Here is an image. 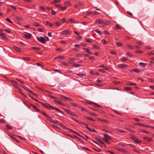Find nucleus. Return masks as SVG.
<instances>
[{
	"label": "nucleus",
	"instance_id": "bf43d9fd",
	"mask_svg": "<svg viewBox=\"0 0 154 154\" xmlns=\"http://www.w3.org/2000/svg\"><path fill=\"white\" fill-rule=\"evenodd\" d=\"M89 113L92 116H97V114H95L94 113H92V112H90Z\"/></svg>",
	"mask_w": 154,
	"mask_h": 154
},
{
	"label": "nucleus",
	"instance_id": "1a4fd4ad",
	"mask_svg": "<svg viewBox=\"0 0 154 154\" xmlns=\"http://www.w3.org/2000/svg\"><path fill=\"white\" fill-rule=\"evenodd\" d=\"M118 66V67L121 68H125L128 66V65L126 64H119Z\"/></svg>",
	"mask_w": 154,
	"mask_h": 154
},
{
	"label": "nucleus",
	"instance_id": "c756f323",
	"mask_svg": "<svg viewBox=\"0 0 154 154\" xmlns=\"http://www.w3.org/2000/svg\"><path fill=\"white\" fill-rule=\"evenodd\" d=\"M33 25L36 27H38L40 26V25L38 24V23L37 22H35L33 23Z\"/></svg>",
	"mask_w": 154,
	"mask_h": 154
},
{
	"label": "nucleus",
	"instance_id": "f03ea898",
	"mask_svg": "<svg viewBox=\"0 0 154 154\" xmlns=\"http://www.w3.org/2000/svg\"><path fill=\"white\" fill-rule=\"evenodd\" d=\"M86 103H88L91 105H93V106L94 107H98L99 108H101L102 106H101L93 102L90 101L89 100H87L85 102V104H86Z\"/></svg>",
	"mask_w": 154,
	"mask_h": 154
},
{
	"label": "nucleus",
	"instance_id": "a878e982",
	"mask_svg": "<svg viewBox=\"0 0 154 154\" xmlns=\"http://www.w3.org/2000/svg\"><path fill=\"white\" fill-rule=\"evenodd\" d=\"M85 52L91 54H93V52H91L88 48L86 49V50H85Z\"/></svg>",
	"mask_w": 154,
	"mask_h": 154
},
{
	"label": "nucleus",
	"instance_id": "f8f14e48",
	"mask_svg": "<svg viewBox=\"0 0 154 154\" xmlns=\"http://www.w3.org/2000/svg\"><path fill=\"white\" fill-rule=\"evenodd\" d=\"M14 86L15 87V88H16L18 89V92H19L20 93L22 94L23 96L24 95V94L22 92V90L21 89L19 88L18 87H17L16 85H14Z\"/></svg>",
	"mask_w": 154,
	"mask_h": 154
},
{
	"label": "nucleus",
	"instance_id": "6e6d98bb",
	"mask_svg": "<svg viewBox=\"0 0 154 154\" xmlns=\"http://www.w3.org/2000/svg\"><path fill=\"white\" fill-rule=\"evenodd\" d=\"M60 1V0H53V4H55L58 2H59Z\"/></svg>",
	"mask_w": 154,
	"mask_h": 154
},
{
	"label": "nucleus",
	"instance_id": "dca6fc26",
	"mask_svg": "<svg viewBox=\"0 0 154 154\" xmlns=\"http://www.w3.org/2000/svg\"><path fill=\"white\" fill-rule=\"evenodd\" d=\"M96 22L97 23H100L103 24V20L101 19H98L96 21Z\"/></svg>",
	"mask_w": 154,
	"mask_h": 154
},
{
	"label": "nucleus",
	"instance_id": "4c0bfd02",
	"mask_svg": "<svg viewBox=\"0 0 154 154\" xmlns=\"http://www.w3.org/2000/svg\"><path fill=\"white\" fill-rule=\"evenodd\" d=\"M110 23V22L109 21H103V24H104L105 25H109Z\"/></svg>",
	"mask_w": 154,
	"mask_h": 154
},
{
	"label": "nucleus",
	"instance_id": "338daca9",
	"mask_svg": "<svg viewBox=\"0 0 154 154\" xmlns=\"http://www.w3.org/2000/svg\"><path fill=\"white\" fill-rule=\"evenodd\" d=\"M10 7L14 10H16L17 8L15 6H13L12 5H10Z\"/></svg>",
	"mask_w": 154,
	"mask_h": 154
},
{
	"label": "nucleus",
	"instance_id": "49530a36",
	"mask_svg": "<svg viewBox=\"0 0 154 154\" xmlns=\"http://www.w3.org/2000/svg\"><path fill=\"white\" fill-rule=\"evenodd\" d=\"M93 48H95L96 49H99L100 47L99 46H97L95 44H93L92 45Z\"/></svg>",
	"mask_w": 154,
	"mask_h": 154
},
{
	"label": "nucleus",
	"instance_id": "c03bdc74",
	"mask_svg": "<svg viewBox=\"0 0 154 154\" xmlns=\"http://www.w3.org/2000/svg\"><path fill=\"white\" fill-rule=\"evenodd\" d=\"M65 18H62L60 20V21L62 23H67V22L66 21H65Z\"/></svg>",
	"mask_w": 154,
	"mask_h": 154
},
{
	"label": "nucleus",
	"instance_id": "0e129e2a",
	"mask_svg": "<svg viewBox=\"0 0 154 154\" xmlns=\"http://www.w3.org/2000/svg\"><path fill=\"white\" fill-rule=\"evenodd\" d=\"M23 59L24 60H27L29 61L30 60V58L29 57H23Z\"/></svg>",
	"mask_w": 154,
	"mask_h": 154
},
{
	"label": "nucleus",
	"instance_id": "de8ad7c7",
	"mask_svg": "<svg viewBox=\"0 0 154 154\" xmlns=\"http://www.w3.org/2000/svg\"><path fill=\"white\" fill-rule=\"evenodd\" d=\"M137 125H140V126H141L142 127H147V126H147V125H143V124H141V123H137Z\"/></svg>",
	"mask_w": 154,
	"mask_h": 154
},
{
	"label": "nucleus",
	"instance_id": "39448f33",
	"mask_svg": "<svg viewBox=\"0 0 154 154\" xmlns=\"http://www.w3.org/2000/svg\"><path fill=\"white\" fill-rule=\"evenodd\" d=\"M84 4L83 2H81L80 1L77 2V4L75 5V7L77 8L79 6H82Z\"/></svg>",
	"mask_w": 154,
	"mask_h": 154
},
{
	"label": "nucleus",
	"instance_id": "393cba45",
	"mask_svg": "<svg viewBox=\"0 0 154 154\" xmlns=\"http://www.w3.org/2000/svg\"><path fill=\"white\" fill-rule=\"evenodd\" d=\"M68 21L70 23H75V20L73 19H69L68 20Z\"/></svg>",
	"mask_w": 154,
	"mask_h": 154
},
{
	"label": "nucleus",
	"instance_id": "e2e57ef3",
	"mask_svg": "<svg viewBox=\"0 0 154 154\" xmlns=\"http://www.w3.org/2000/svg\"><path fill=\"white\" fill-rule=\"evenodd\" d=\"M4 30L6 32H7L8 33H10L11 32V31L10 30H9L8 29H4Z\"/></svg>",
	"mask_w": 154,
	"mask_h": 154
},
{
	"label": "nucleus",
	"instance_id": "f3484780",
	"mask_svg": "<svg viewBox=\"0 0 154 154\" xmlns=\"http://www.w3.org/2000/svg\"><path fill=\"white\" fill-rule=\"evenodd\" d=\"M104 136L105 137V139H108L109 140H111V137L108 135L107 134H104Z\"/></svg>",
	"mask_w": 154,
	"mask_h": 154
},
{
	"label": "nucleus",
	"instance_id": "09e8293b",
	"mask_svg": "<svg viewBox=\"0 0 154 154\" xmlns=\"http://www.w3.org/2000/svg\"><path fill=\"white\" fill-rule=\"evenodd\" d=\"M101 42L104 45H106L107 44V42L104 39H102L101 40Z\"/></svg>",
	"mask_w": 154,
	"mask_h": 154
},
{
	"label": "nucleus",
	"instance_id": "423d86ee",
	"mask_svg": "<svg viewBox=\"0 0 154 154\" xmlns=\"http://www.w3.org/2000/svg\"><path fill=\"white\" fill-rule=\"evenodd\" d=\"M48 120L49 121L51 122L54 123L56 124L57 122V120H54L52 119L51 118V117L49 116L47 118Z\"/></svg>",
	"mask_w": 154,
	"mask_h": 154
},
{
	"label": "nucleus",
	"instance_id": "ea45409f",
	"mask_svg": "<svg viewBox=\"0 0 154 154\" xmlns=\"http://www.w3.org/2000/svg\"><path fill=\"white\" fill-rule=\"evenodd\" d=\"M133 71L137 73H139L140 72V70L137 69H133Z\"/></svg>",
	"mask_w": 154,
	"mask_h": 154
},
{
	"label": "nucleus",
	"instance_id": "13d9d810",
	"mask_svg": "<svg viewBox=\"0 0 154 154\" xmlns=\"http://www.w3.org/2000/svg\"><path fill=\"white\" fill-rule=\"evenodd\" d=\"M73 66L76 67H79L81 66V65L78 64H74Z\"/></svg>",
	"mask_w": 154,
	"mask_h": 154
},
{
	"label": "nucleus",
	"instance_id": "79ce46f5",
	"mask_svg": "<svg viewBox=\"0 0 154 154\" xmlns=\"http://www.w3.org/2000/svg\"><path fill=\"white\" fill-rule=\"evenodd\" d=\"M14 49L17 51H20V49L17 47L16 46H14L13 47Z\"/></svg>",
	"mask_w": 154,
	"mask_h": 154
},
{
	"label": "nucleus",
	"instance_id": "cd10ccee",
	"mask_svg": "<svg viewBox=\"0 0 154 154\" xmlns=\"http://www.w3.org/2000/svg\"><path fill=\"white\" fill-rule=\"evenodd\" d=\"M115 26L116 27V28H114V29L116 30H117L118 29H121V27L118 24H117L115 25Z\"/></svg>",
	"mask_w": 154,
	"mask_h": 154
},
{
	"label": "nucleus",
	"instance_id": "a19ab883",
	"mask_svg": "<svg viewBox=\"0 0 154 154\" xmlns=\"http://www.w3.org/2000/svg\"><path fill=\"white\" fill-rule=\"evenodd\" d=\"M85 14L87 15H89L91 14H93V11H90L87 12Z\"/></svg>",
	"mask_w": 154,
	"mask_h": 154
},
{
	"label": "nucleus",
	"instance_id": "5fc2aeb1",
	"mask_svg": "<svg viewBox=\"0 0 154 154\" xmlns=\"http://www.w3.org/2000/svg\"><path fill=\"white\" fill-rule=\"evenodd\" d=\"M121 60L122 61H125L127 60V59L125 57H122Z\"/></svg>",
	"mask_w": 154,
	"mask_h": 154
},
{
	"label": "nucleus",
	"instance_id": "052dcab7",
	"mask_svg": "<svg viewBox=\"0 0 154 154\" xmlns=\"http://www.w3.org/2000/svg\"><path fill=\"white\" fill-rule=\"evenodd\" d=\"M55 24L56 25V26H59L61 25V24L59 22H56Z\"/></svg>",
	"mask_w": 154,
	"mask_h": 154
},
{
	"label": "nucleus",
	"instance_id": "72a5a7b5",
	"mask_svg": "<svg viewBox=\"0 0 154 154\" xmlns=\"http://www.w3.org/2000/svg\"><path fill=\"white\" fill-rule=\"evenodd\" d=\"M69 114L71 115L72 116H75V117H78L77 115L76 114L72 112L71 111L70 112Z\"/></svg>",
	"mask_w": 154,
	"mask_h": 154
},
{
	"label": "nucleus",
	"instance_id": "864d4df0",
	"mask_svg": "<svg viewBox=\"0 0 154 154\" xmlns=\"http://www.w3.org/2000/svg\"><path fill=\"white\" fill-rule=\"evenodd\" d=\"M103 33L104 34L106 35H110L109 33L107 30H104L103 32Z\"/></svg>",
	"mask_w": 154,
	"mask_h": 154
},
{
	"label": "nucleus",
	"instance_id": "58836bf2",
	"mask_svg": "<svg viewBox=\"0 0 154 154\" xmlns=\"http://www.w3.org/2000/svg\"><path fill=\"white\" fill-rule=\"evenodd\" d=\"M64 57L63 56H58L57 57H56L55 59H63Z\"/></svg>",
	"mask_w": 154,
	"mask_h": 154
},
{
	"label": "nucleus",
	"instance_id": "9b49d317",
	"mask_svg": "<svg viewBox=\"0 0 154 154\" xmlns=\"http://www.w3.org/2000/svg\"><path fill=\"white\" fill-rule=\"evenodd\" d=\"M0 36L3 39L7 40L8 38L5 36V34L4 33L0 32Z\"/></svg>",
	"mask_w": 154,
	"mask_h": 154
},
{
	"label": "nucleus",
	"instance_id": "8fccbe9b",
	"mask_svg": "<svg viewBox=\"0 0 154 154\" xmlns=\"http://www.w3.org/2000/svg\"><path fill=\"white\" fill-rule=\"evenodd\" d=\"M88 130L91 131L92 132H96V131L93 128H89Z\"/></svg>",
	"mask_w": 154,
	"mask_h": 154
},
{
	"label": "nucleus",
	"instance_id": "4468645a",
	"mask_svg": "<svg viewBox=\"0 0 154 154\" xmlns=\"http://www.w3.org/2000/svg\"><path fill=\"white\" fill-rule=\"evenodd\" d=\"M73 133H74L75 134H76L77 135L79 136L80 137H81V138H82L83 139H84L85 140H87V139H85V138L84 137H83L82 135H80V134H79L77 132H76V131H73Z\"/></svg>",
	"mask_w": 154,
	"mask_h": 154
},
{
	"label": "nucleus",
	"instance_id": "412c9836",
	"mask_svg": "<svg viewBox=\"0 0 154 154\" xmlns=\"http://www.w3.org/2000/svg\"><path fill=\"white\" fill-rule=\"evenodd\" d=\"M147 63H144L142 62H140L139 63V65L140 66H142L143 67H146L147 65Z\"/></svg>",
	"mask_w": 154,
	"mask_h": 154
},
{
	"label": "nucleus",
	"instance_id": "774afa93",
	"mask_svg": "<svg viewBox=\"0 0 154 154\" xmlns=\"http://www.w3.org/2000/svg\"><path fill=\"white\" fill-rule=\"evenodd\" d=\"M64 110L65 112L68 113L69 114L70 112L71 111L69 109H64Z\"/></svg>",
	"mask_w": 154,
	"mask_h": 154
},
{
	"label": "nucleus",
	"instance_id": "473e14b6",
	"mask_svg": "<svg viewBox=\"0 0 154 154\" xmlns=\"http://www.w3.org/2000/svg\"><path fill=\"white\" fill-rule=\"evenodd\" d=\"M94 31L97 33H98V34L100 35H101L102 34V32L101 31H100V30H99L98 29H96L95 30H94Z\"/></svg>",
	"mask_w": 154,
	"mask_h": 154
},
{
	"label": "nucleus",
	"instance_id": "e433bc0d",
	"mask_svg": "<svg viewBox=\"0 0 154 154\" xmlns=\"http://www.w3.org/2000/svg\"><path fill=\"white\" fill-rule=\"evenodd\" d=\"M116 45L118 47H121L122 46V43L120 42H116Z\"/></svg>",
	"mask_w": 154,
	"mask_h": 154
},
{
	"label": "nucleus",
	"instance_id": "37998d69",
	"mask_svg": "<svg viewBox=\"0 0 154 154\" xmlns=\"http://www.w3.org/2000/svg\"><path fill=\"white\" fill-rule=\"evenodd\" d=\"M117 132L119 133H125L126 132V131H125L119 129H117Z\"/></svg>",
	"mask_w": 154,
	"mask_h": 154
},
{
	"label": "nucleus",
	"instance_id": "7c9ffc66",
	"mask_svg": "<svg viewBox=\"0 0 154 154\" xmlns=\"http://www.w3.org/2000/svg\"><path fill=\"white\" fill-rule=\"evenodd\" d=\"M125 91H131L132 90V88L131 87H127L124 88Z\"/></svg>",
	"mask_w": 154,
	"mask_h": 154
},
{
	"label": "nucleus",
	"instance_id": "3c124183",
	"mask_svg": "<svg viewBox=\"0 0 154 154\" xmlns=\"http://www.w3.org/2000/svg\"><path fill=\"white\" fill-rule=\"evenodd\" d=\"M77 75L81 77H82L83 76H85V74H77Z\"/></svg>",
	"mask_w": 154,
	"mask_h": 154
},
{
	"label": "nucleus",
	"instance_id": "c85d7f7f",
	"mask_svg": "<svg viewBox=\"0 0 154 154\" xmlns=\"http://www.w3.org/2000/svg\"><path fill=\"white\" fill-rule=\"evenodd\" d=\"M15 19H16L17 20H19V21H21L23 20V19L22 18L20 17H17V16L15 17Z\"/></svg>",
	"mask_w": 154,
	"mask_h": 154
},
{
	"label": "nucleus",
	"instance_id": "7ed1b4c3",
	"mask_svg": "<svg viewBox=\"0 0 154 154\" xmlns=\"http://www.w3.org/2000/svg\"><path fill=\"white\" fill-rule=\"evenodd\" d=\"M38 41L42 44H45L46 43V39L42 37H38L37 38Z\"/></svg>",
	"mask_w": 154,
	"mask_h": 154
},
{
	"label": "nucleus",
	"instance_id": "ddd939ff",
	"mask_svg": "<svg viewBox=\"0 0 154 154\" xmlns=\"http://www.w3.org/2000/svg\"><path fill=\"white\" fill-rule=\"evenodd\" d=\"M143 139L144 140L149 142H151L152 140V139L151 138L147 137H144Z\"/></svg>",
	"mask_w": 154,
	"mask_h": 154
},
{
	"label": "nucleus",
	"instance_id": "680f3d73",
	"mask_svg": "<svg viewBox=\"0 0 154 154\" xmlns=\"http://www.w3.org/2000/svg\"><path fill=\"white\" fill-rule=\"evenodd\" d=\"M110 53L112 54L116 55V53L114 51H110Z\"/></svg>",
	"mask_w": 154,
	"mask_h": 154
},
{
	"label": "nucleus",
	"instance_id": "f257e3e1",
	"mask_svg": "<svg viewBox=\"0 0 154 154\" xmlns=\"http://www.w3.org/2000/svg\"><path fill=\"white\" fill-rule=\"evenodd\" d=\"M38 102H39V103H41L45 107L47 108L49 110H50L51 109H55L56 111H57L58 112L61 113L62 114H63V112L62 111H61L59 109H58V108H55L53 106L51 105L50 104H49L48 103H43L42 102H40L39 101Z\"/></svg>",
	"mask_w": 154,
	"mask_h": 154
},
{
	"label": "nucleus",
	"instance_id": "c9c22d12",
	"mask_svg": "<svg viewBox=\"0 0 154 154\" xmlns=\"http://www.w3.org/2000/svg\"><path fill=\"white\" fill-rule=\"evenodd\" d=\"M6 127L8 130H12V127L8 125H6Z\"/></svg>",
	"mask_w": 154,
	"mask_h": 154
},
{
	"label": "nucleus",
	"instance_id": "f704fd0d",
	"mask_svg": "<svg viewBox=\"0 0 154 154\" xmlns=\"http://www.w3.org/2000/svg\"><path fill=\"white\" fill-rule=\"evenodd\" d=\"M139 131L140 132H143L144 133H148V132L147 131H146L144 130H143L142 129H139Z\"/></svg>",
	"mask_w": 154,
	"mask_h": 154
},
{
	"label": "nucleus",
	"instance_id": "a18cd8bd",
	"mask_svg": "<svg viewBox=\"0 0 154 154\" xmlns=\"http://www.w3.org/2000/svg\"><path fill=\"white\" fill-rule=\"evenodd\" d=\"M70 119H72V120L75 121V122H76L78 123H80V122H79V121H78V120H76L73 117H71L70 118Z\"/></svg>",
	"mask_w": 154,
	"mask_h": 154
},
{
	"label": "nucleus",
	"instance_id": "bb28decb",
	"mask_svg": "<svg viewBox=\"0 0 154 154\" xmlns=\"http://www.w3.org/2000/svg\"><path fill=\"white\" fill-rule=\"evenodd\" d=\"M126 47L127 48H130L132 50H133L134 49V47H132L131 45H127L126 46Z\"/></svg>",
	"mask_w": 154,
	"mask_h": 154
},
{
	"label": "nucleus",
	"instance_id": "6ab92c4d",
	"mask_svg": "<svg viewBox=\"0 0 154 154\" xmlns=\"http://www.w3.org/2000/svg\"><path fill=\"white\" fill-rule=\"evenodd\" d=\"M68 97H66L63 96H61V99L64 101H66V100L68 99Z\"/></svg>",
	"mask_w": 154,
	"mask_h": 154
},
{
	"label": "nucleus",
	"instance_id": "9d476101",
	"mask_svg": "<svg viewBox=\"0 0 154 154\" xmlns=\"http://www.w3.org/2000/svg\"><path fill=\"white\" fill-rule=\"evenodd\" d=\"M131 139L136 143H139L141 142L140 140L138 139L135 137H132L131 138Z\"/></svg>",
	"mask_w": 154,
	"mask_h": 154
},
{
	"label": "nucleus",
	"instance_id": "4d7b16f0",
	"mask_svg": "<svg viewBox=\"0 0 154 154\" xmlns=\"http://www.w3.org/2000/svg\"><path fill=\"white\" fill-rule=\"evenodd\" d=\"M66 8V6L61 7L60 8V9L61 10H65Z\"/></svg>",
	"mask_w": 154,
	"mask_h": 154
},
{
	"label": "nucleus",
	"instance_id": "20e7f679",
	"mask_svg": "<svg viewBox=\"0 0 154 154\" xmlns=\"http://www.w3.org/2000/svg\"><path fill=\"white\" fill-rule=\"evenodd\" d=\"M28 35L26 34H23V37L24 38H26L27 39H29L31 38L32 36L31 34L28 33L26 32Z\"/></svg>",
	"mask_w": 154,
	"mask_h": 154
},
{
	"label": "nucleus",
	"instance_id": "aec40b11",
	"mask_svg": "<svg viewBox=\"0 0 154 154\" xmlns=\"http://www.w3.org/2000/svg\"><path fill=\"white\" fill-rule=\"evenodd\" d=\"M127 85L132 86H135L136 85V84L135 83L129 82L127 83Z\"/></svg>",
	"mask_w": 154,
	"mask_h": 154
},
{
	"label": "nucleus",
	"instance_id": "69168bd1",
	"mask_svg": "<svg viewBox=\"0 0 154 154\" xmlns=\"http://www.w3.org/2000/svg\"><path fill=\"white\" fill-rule=\"evenodd\" d=\"M31 48L34 50H37L39 49V48H37L35 47H32Z\"/></svg>",
	"mask_w": 154,
	"mask_h": 154
},
{
	"label": "nucleus",
	"instance_id": "b1692460",
	"mask_svg": "<svg viewBox=\"0 0 154 154\" xmlns=\"http://www.w3.org/2000/svg\"><path fill=\"white\" fill-rule=\"evenodd\" d=\"M84 118L86 119H88V120H91V121H95V120H94L93 119H92V118H91V117H88V116H85L84 117Z\"/></svg>",
	"mask_w": 154,
	"mask_h": 154
},
{
	"label": "nucleus",
	"instance_id": "2eb2a0df",
	"mask_svg": "<svg viewBox=\"0 0 154 154\" xmlns=\"http://www.w3.org/2000/svg\"><path fill=\"white\" fill-rule=\"evenodd\" d=\"M40 112L41 114L44 115L47 118L48 117L49 115H47L46 113L44 112L41 111L40 110V111L39 112Z\"/></svg>",
	"mask_w": 154,
	"mask_h": 154
},
{
	"label": "nucleus",
	"instance_id": "6e6552de",
	"mask_svg": "<svg viewBox=\"0 0 154 154\" xmlns=\"http://www.w3.org/2000/svg\"><path fill=\"white\" fill-rule=\"evenodd\" d=\"M58 125H59V126H60L62 127L63 128H64L65 130H66V129H67V128L66 127V126H65L64 125H63V124H62L60 122L57 121V123Z\"/></svg>",
	"mask_w": 154,
	"mask_h": 154
},
{
	"label": "nucleus",
	"instance_id": "5701e85b",
	"mask_svg": "<svg viewBox=\"0 0 154 154\" xmlns=\"http://www.w3.org/2000/svg\"><path fill=\"white\" fill-rule=\"evenodd\" d=\"M85 41L89 43H92V41L91 40V39L89 38H85Z\"/></svg>",
	"mask_w": 154,
	"mask_h": 154
},
{
	"label": "nucleus",
	"instance_id": "603ef678",
	"mask_svg": "<svg viewBox=\"0 0 154 154\" xmlns=\"http://www.w3.org/2000/svg\"><path fill=\"white\" fill-rule=\"evenodd\" d=\"M154 50L152 51L151 52L148 53V54L149 55H154Z\"/></svg>",
	"mask_w": 154,
	"mask_h": 154
},
{
	"label": "nucleus",
	"instance_id": "2f4dec72",
	"mask_svg": "<svg viewBox=\"0 0 154 154\" xmlns=\"http://www.w3.org/2000/svg\"><path fill=\"white\" fill-rule=\"evenodd\" d=\"M70 104L71 106H72L73 107H77L78 106V105L76 103H70Z\"/></svg>",
	"mask_w": 154,
	"mask_h": 154
},
{
	"label": "nucleus",
	"instance_id": "0eeeda50",
	"mask_svg": "<svg viewBox=\"0 0 154 154\" xmlns=\"http://www.w3.org/2000/svg\"><path fill=\"white\" fill-rule=\"evenodd\" d=\"M62 34L65 35V34H71L72 32L71 31H69V30H65L61 32Z\"/></svg>",
	"mask_w": 154,
	"mask_h": 154
},
{
	"label": "nucleus",
	"instance_id": "a211bd4d",
	"mask_svg": "<svg viewBox=\"0 0 154 154\" xmlns=\"http://www.w3.org/2000/svg\"><path fill=\"white\" fill-rule=\"evenodd\" d=\"M31 105V106H32L33 108L35 109V111L37 112H39V111H40V110L38 109V108H37L34 105H32H32Z\"/></svg>",
	"mask_w": 154,
	"mask_h": 154
},
{
	"label": "nucleus",
	"instance_id": "4be33fe9",
	"mask_svg": "<svg viewBox=\"0 0 154 154\" xmlns=\"http://www.w3.org/2000/svg\"><path fill=\"white\" fill-rule=\"evenodd\" d=\"M64 4L65 5H68V6H70L71 5V3L69 1H67L64 2Z\"/></svg>",
	"mask_w": 154,
	"mask_h": 154
}]
</instances>
